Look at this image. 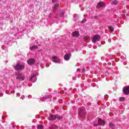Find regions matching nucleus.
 <instances>
[{
  "label": "nucleus",
  "mask_w": 129,
  "mask_h": 129,
  "mask_svg": "<svg viewBox=\"0 0 129 129\" xmlns=\"http://www.w3.org/2000/svg\"><path fill=\"white\" fill-rule=\"evenodd\" d=\"M15 70H22L25 68V66L21 63H17L16 66H14Z\"/></svg>",
  "instance_id": "1"
},
{
  "label": "nucleus",
  "mask_w": 129,
  "mask_h": 129,
  "mask_svg": "<svg viewBox=\"0 0 129 129\" xmlns=\"http://www.w3.org/2000/svg\"><path fill=\"white\" fill-rule=\"evenodd\" d=\"M56 118H57L58 119H61V116H59L58 115H51L49 117H48V119L49 120H56Z\"/></svg>",
  "instance_id": "2"
},
{
  "label": "nucleus",
  "mask_w": 129,
  "mask_h": 129,
  "mask_svg": "<svg viewBox=\"0 0 129 129\" xmlns=\"http://www.w3.org/2000/svg\"><path fill=\"white\" fill-rule=\"evenodd\" d=\"M122 92L125 95H128L129 94V86H125L122 89Z\"/></svg>",
  "instance_id": "3"
},
{
  "label": "nucleus",
  "mask_w": 129,
  "mask_h": 129,
  "mask_svg": "<svg viewBox=\"0 0 129 129\" xmlns=\"http://www.w3.org/2000/svg\"><path fill=\"white\" fill-rule=\"evenodd\" d=\"M78 113L80 116H82L85 114V108H79L78 109Z\"/></svg>",
  "instance_id": "4"
},
{
  "label": "nucleus",
  "mask_w": 129,
  "mask_h": 129,
  "mask_svg": "<svg viewBox=\"0 0 129 129\" xmlns=\"http://www.w3.org/2000/svg\"><path fill=\"white\" fill-rule=\"evenodd\" d=\"M100 40V36L99 35H96L94 36V38L92 39L93 43H96V41H99Z\"/></svg>",
  "instance_id": "5"
},
{
  "label": "nucleus",
  "mask_w": 129,
  "mask_h": 129,
  "mask_svg": "<svg viewBox=\"0 0 129 129\" xmlns=\"http://www.w3.org/2000/svg\"><path fill=\"white\" fill-rule=\"evenodd\" d=\"M71 53H66L65 55H64V60H66V61H68L69 60H70V58H71Z\"/></svg>",
  "instance_id": "6"
},
{
  "label": "nucleus",
  "mask_w": 129,
  "mask_h": 129,
  "mask_svg": "<svg viewBox=\"0 0 129 129\" xmlns=\"http://www.w3.org/2000/svg\"><path fill=\"white\" fill-rule=\"evenodd\" d=\"M52 61L54 63H60V58L57 56L52 57Z\"/></svg>",
  "instance_id": "7"
},
{
  "label": "nucleus",
  "mask_w": 129,
  "mask_h": 129,
  "mask_svg": "<svg viewBox=\"0 0 129 129\" xmlns=\"http://www.w3.org/2000/svg\"><path fill=\"white\" fill-rule=\"evenodd\" d=\"M99 125H104L105 124V121L101 118H99L98 120Z\"/></svg>",
  "instance_id": "8"
},
{
  "label": "nucleus",
  "mask_w": 129,
  "mask_h": 129,
  "mask_svg": "<svg viewBox=\"0 0 129 129\" xmlns=\"http://www.w3.org/2000/svg\"><path fill=\"white\" fill-rule=\"evenodd\" d=\"M16 78L17 79L22 80V81H23V80H25V77L23 76L21 74H18Z\"/></svg>",
  "instance_id": "9"
},
{
  "label": "nucleus",
  "mask_w": 129,
  "mask_h": 129,
  "mask_svg": "<svg viewBox=\"0 0 129 129\" xmlns=\"http://www.w3.org/2000/svg\"><path fill=\"white\" fill-rule=\"evenodd\" d=\"M104 7H105L104 2H100L97 4V8H103Z\"/></svg>",
  "instance_id": "10"
},
{
  "label": "nucleus",
  "mask_w": 129,
  "mask_h": 129,
  "mask_svg": "<svg viewBox=\"0 0 129 129\" xmlns=\"http://www.w3.org/2000/svg\"><path fill=\"white\" fill-rule=\"evenodd\" d=\"M27 63L29 65H32L35 63V59L34 58H30L28 60H27Z\"/></svg>",
  "instance_id": "11"
},
{
  "label": "nucleus",
  "mask_w": 129,
  "mask_h": 129,
  "mask_svg": "<svg viewBox=\"0 0 129 129\" xmlns=\"http://www.w3.org/2000/svg\"><path fill=\"white\" fill-rule=\"evenodd\" d=\"M72 36H73V37H79V32L75 31L74 32H73L72 34Z\"/></svg>",
  "instance_id": "12"
},
{
  "label": "nucleus",
  "mask_w": 129,
  "mask_h": 129,
  "mask_svg": "<svg viewBox=\"0 0 129 129\" xmlns=\"http://www.w3.org/2000/svg\"><path fill=\"white\" fill-rule=\"evenodd\" d=\"M84 40L85 42H89V41H90V37L88 36H85L84 37Z\"/></svg>",
  "instance_id": "13"
},
{
  "label": "nucleus",
  "mask_w": 129,
  "mask_h": 129,
  "mask_svg": "<svg viewBox=\"0 0 129 129\" xmlns=\"http://www.w3.org/2000/svg\"><path fill=\"white\" fill-rule=\"evenodd\" d=\"M30 50H35V49H38V46L37 45H33L32 46H31L30 47Z\"/></svg>",
  "instance_id": "14"
},
{
  "label": "nucleus",
  "mask_w": 129,
  "mask_h": 129,
  "mask_svg": "<svg viewBox=\"0 0 129 129\" xmlns=\"http://www.w3.org/2000/svg\"><path fill=\"white\" fill-rule=\"evenodd\" d=\"M108 29L111 33H112V32H113V31H114V29L112 26H109Z\"/></svg>",
  "instance_id": "15"
},
{
  "label": "nucleus",
  "mask_w": 129,
  "mask_h": 129,
  "mask_svg": "<svg viewBox=\"0 0 129 129\" xmlns=\"http://www.w3.org/2000/svg\"><path fill=\"white\" fill-rule=\"evenodd\" d=\"M58 128V126L56 125H52L51 127H49V129H57Z\"/></svg>",
  "instance_id": "16"
},
{
  "label": "nucleus",
  "mask_w": 129,
  "mask_h": 129,
  "mask_svg": "<svg viewBox=\"0 0 129 129\" xmlns=\"http://www.w3.org/2000/svg\"><path fill=\"white\" fill-rule=\"evenodd\" d=\"M37 127L38 129H43L44 126H43V125L39 124L37 126Z\"/></svg>",
  "instance_id": "17"
},
{
  "label": "nucleus",
  "mask_w": 129,
  "mask_h": 129,
  "mask_svg": "<svg viewBox=\"0 0 129 129\" xmlns=\"http://www.w3.org/2000/svg\"><path fill=\"white\" fill-rule=\"evenodd\" d=\"M36 77V74H33V75L31 76V77L30 78V80L31 81H32V80L33 79V78Z\"/></svg>",
  "instance_id": "18"
},
{
  "label": "nucleus",
  "mask_w": 129,
  "mask_h": 129,
  "mask_svg": "<svg viewBox=\"0 0 129 129\" xmlns=\"http://www.w3.org/2000/svg\"><path fill=\"white\" fill-rule=\"evenodd\" d=\"M59 8V4H56L55 6H54V10L55 11H56V10H57V8Z\"/></svg>",
  "instance_id": "19"
},
{
  "label": "nucleus",
  "mask_w": 129,
  "mask_h": 129,
  "mask_svg": "<svg viewBox=\"0 0 129 129\" xmlns=\"http://www.w3.org/2000/svg\"><path fill=\"white\" fill-rule=\"evenodd\" d=\"M110 127H111V128H113V127H114V124H113V123H109V124Z\"/></svg>",
  "instance_id": "20"
},
{
  "label": "nucleus",
  "mask_w": 129,
  "mask_h": 129,
  "mask_svg": "<svg viewBox=\"0 0 129 129\" xmlns=\"http://www.w3.org/2000/svg\"><path fill=\"white\" fill-rule=\"evenodd\" d=\"M113 5H114L115 6H116V5H117V4H118V2H117V1L115 0L113 2Z\"/></svg>",
  "instance_id": "21"
},
{
  "label": "nucleus",
  "mask_w": 129,
  "mask_h": 129,
  "mask_svg": "<svg viewBox=\"0 0 129 129\" xmlns=\"http://www.w3.org/2000/svg\"><path fill=\"white\" fill-rule=\"evenodd\" d=\"M124 99H125V98L123 97H121L119 98L120 101H124Z\"/></svg>",
  "instance_id": "22"
},
{
  "label": "nucleus",
  "mask_w": 129,
  "mask_h": 129,
  "mask_svg": "<svg viewBox=\"0 0 129 129\" xmlns=\"http://www.w3.org/2000/svg\"><path fill=\"white\" fill-rule=\"evenodd\" d=\"M85 22H86V19H84V20L82 21V23H85Z\"/></svg>",
  "instance_id": "23"
},
{
  "label": "nucleus",
  "mask_w": 129,
  "mask_h": 129,
  "mask_svg": "<svg viewBox=\"0 0 129 129\" xmlns=\"http://www.w3.org/2000/svg\"><path fill=\"white\" fill-rule=\"evenodd\" d=\"M57 0H52V3H56Z\"/></svg>",
  "instance_id": "24"
},
{
  "label": "nucleus",
  "mask_w": 129,
  "mask_h": 129,
  "mask_svg": "<svg viewBox=\"0 0 129 129\" xmlns=\"http://www.w3.org/2000/svg\"><path fill=\"white\" fill-rule=\"evenodd\" d=\"M21 95L20 94V93H18L17 94V96H20Z\"/></svg>",
  "instance_id": "25"
},
{
  "label": "nucleus",
  "mask_w": 129,
  "mask_h": 129,
  "mask_svg": "<svg viewBox=\"0 0 129 129\" xmlns=\"http://www.w3.org/2000/svg\"><path fill=\"white\" fill-rule=\"evenodd\" d=\"M62 16H63V13L61 14L60 17H62Z\"/></svg>",
  "instance_id": "26"
},
{
  "label": "nucleus",
  "mask_w": 129,
  "mask_h": 129,
  "mask_svg": "<svg viewBox=\"0 0 129 129\" xmlns=\"http://www.w3.org/2000/svg\"><path fill=\"white\" fill-rule=\"evenodd\" d=\"M0 96H3V94H0Z\"/></svg>",
  "instance_id": "27"
},
{
  "label": "nucleus",
  "mask_w": 129,
  "mask_h": 129,
  "mask_svg": "<svg viewBox=\"0 0 129 129\" xmlns=\"http://www.w3.org/2000/svg\"><path fill=\"white\" fill-rule=\"evenodd\" d=\"M97 125H95V126H97Z\"/></svg>",
  "instance_id": "28"
},
{
  "label": "nucleus",
  "mask_w": 129,
  "mask_h": 129,
  "mask_svg": "<svg viewBox=\"0 0 129 129\" xmlns=\"http://www.w3.org/2000/svg\"><path fill=\"white\" fill-rule=\"evenodd\" d=\"M1 1H2V0H0V2H1Z\"/></svg>",
  "instance_id": "29"
}]
</instances>
